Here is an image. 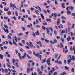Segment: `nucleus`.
<instances>
[{"instance_id": "obj_1", "label": "nucleus", "mask_w": 75, "mask_h": 75, "mask_svg": "<svg viewBox=\"0 0 75 75\" xmlns=\"http://www.w3.org/2000/svg\"><path fill=\"white\" fill-rule=\"evenodd\" d=\"M69 9H71V10H74V7L72 6L67 7L66 8V10H69Z\"/></svg>"}, {"instance_id": "obj_2", "label": "nucleus", "mask_w": 75, "mask_h": 75, "mask_svg": "<svg viewBox=\"0 0 75 75\" xmlns=\"http://www.w3.org/2000/svg\"><path fill=\"white\" fill-rule=\"evenodd\" d=\"M72 46H71V48H70L71 51H74V54H75V47L74 46L73 47V49Z\"/></svg>"}, {"instance_id": "obj_3", "label": "nucleus", "mask_w": 75, "mask_h": 75, "mask_svg": "<svg viewBox=\"0 0 75 75\" xmlns=\"http://www.w3.org/2000/svg\"><path fill=\"white\" fill-rule=\"evenodd\" d=\"M36 56L37 57H39V59H40V60H41V55H40V54L38 53H37L36 54Z\"/></svg>"}, {"instance_id": "obj_4", "label": "nucleus", "mask_w": 75, "mask_h": 75, "mask_svg": "<svg viewBox=\"0 0 75 75\" xmlns=\"http://www.w3.org/2000/svg\"><path fill=\"white\" fill-rule=\"evenodd\" d=\"M27 27H28V28H30L31 27H32L31 29H32V30L33 31H34V29L32 27L33 24H32L30 23V25H28Z\"/></svg>"}, {"instance_id": "obj_5", "label": "nucleus", "mask_w": 75, "mask_h": 75, "mask_svg": "<svg viewBox=\"0 0 75 75\" xmlns=\"http://www.w3.org/2000/svg\"><path fill=\"white\" fill-rule=\"evenodd\" d=\"M63 52H64V53H65V54H66V53L68 52V49L65 50V48H64Z\"/></svg>"}, {"instance_id": "obj_6", "label": "nucleus", "mask_w": 75, "mask_h": 75, "mask_svg": "<svg viewBox=\"0 0 75 75\" xmlns=\"http://www.w3.org/2000/svg\"><path fill=\"white\" fill-rule=\"evenodd\" d=\"M10 6H11V7H14V8H17L16 6H15L14 4H11V3H10Z\"/></svg>"}, {"instance_id": "obj_7", "label": "nucleus", "mask_w": 75, "mask_h": 75, "mask_svg": "<svg viewBox=\"0 0 75 75\" xmlns=\"http://www.w3.org/2000/svg\"><path fill=\"white\" fill-rule=\"evenodd\" d=\"M37 43L38 44H40V47H42V45L41 44V42H40V41L37 42Z\"/></svg>"}, {"instance_id": "obj_8", "label": "nucleus", "mask_w": 75, "mask_h": 75, "mask_svg": "<svg viewBox=\"0 0 75 75\" xmlns=\"http://www.w3.org/2000/svg\"><path fill=\"white\" fill-rule=\"evenodd\" d=\"M68 11H67V13L68 15H69L71 14V12L69 11V10H67Z\"/></svg>"}, {"instance_id": "obj_9", "label": "nucleus", "mask_w": 75, "mask_h": 75, "mask_svg": "<svg viewBox=\"0 0 75 75\" xmlns=\"http://www.w3.org/2000/svg\"><path fill=\"white\" fill-rule=\"evenodd\" d=\"M64 5H65V4H64V3H62V7H63V8H65V6H64Z\"/></svg>"}, {"instance_id": "obj_10", "label": "nucleus", "mask_w": 75, "mask_h": 75, "mask_svg": "<svg viewBox=\"0 0 75 75\" xmlns=\"http://www.w3.org/2000/svg\"><path fill=\"white\" fill-rule=\"evenodd\" d=\"M50 58H49L47 60H46L47 63H50Z\"/></svg>"}, {"instance_id": "obj_11", "label": "nucleus", "mask_w": 75, "mask_h": 75, "mask_svg": "<svg viewBox=\"0 0 75 75\" xmlns=\"http://www.w3.org/2000/svg\"><path fill=\"white\" fill-rule=\"evenodd\" d=\"M46 20L47 22L48 21H49V22H50V23L51 22V19L46 18Z\"/></svg>"}, {"instance_id": "obj_12", "label": "nucleus", "mask_w": 75, "mask_h": 75, "mask_svg": "<svg viewBox=\"0 0 75 75\" xmlns=\"http://www.w3.org/2000/svg\"><path fill=\"white\" fill-rule=\"evenodd\" d=\"M72 60V59H69L67 60V62L69 64H70V62H71V61Z\"/></svg>"}, {"instance_id": "obj_13", "label": "nucleus", "mask_w": 75, "mask_h": 75, "mask_svg": "<svg viewBox=\"0 0 75 75\" xmlns=\"http://www.w3.org/2000/svg\"><path fill=\"white\" fill-rule=\"evenodd\" d=\"M65 69H66V70H67V71H69V67H67V66H65Z\"/></svg>"}, {"instance_id": "obj_14", "label": "nucleus", "mask_w": 75, "mask_h": 75, "mask_svg": "<svg viewBox=\"0 0 75 75\" xmlns=\"http://www.w3.org/2000/svg\"><path fill=\"white\" fill-rule=\"evenodd\" d=\"M53 41L54 44H55V43H57V40H56V39H54Z\"/></svg>"}, {"instance_id": "obj_15", "label": "nucleus", "mask_w": 75, "mask_h": 75, "mask_svg": "<svg viewBox=\"0 0 75 75\" xmlns=\"http://www.w3.org/2000/svg\"><path fill=\"white\" fill-rule=\"evenodd\" d=\"M35 34H36V35H40V33H39V32L38 31L36 32H35Z\"/></svg>"}, {"instance_id": "obj_16", "label": "nucleus", "mask_w": 75, "mask_h": 75, "mask_svg": "<svg viewBox=\"0 0 75 75\" xmlns=\"http://www.w3.org/2000/svg\"><path fill=\"white\" fill-rule=\"evenodd\" d=\"M66 74H67V73H66L65 72H64L63 73H61V75H66Z\"/></svg>"}, {"instance_id": "obj_17", "label": "nucleus", "mask_w": 75, "mask_h": 75, "mask_svg": "<svg viewBox=\"0 0 75 75\" xmlns=\"http://www.w3.org/2000/svg\"><path fill=\"white\" fill-rule=\"evenodd\" d=\"M29 43L30 45V47H31V48H33V45H32V42H29Z\"/></svg>"}, {"instance_id": "obj_18", "label": "nucleus", "mask_w": 75, "mask_h": 75, "mask_svg": "<svg viewBox=\"0 0 75 75\" xmlns=\"http://www.w3.org/2000/svg\"><path fill=\"white\" fill-rule=\"evenodd\" d=\"M26 56L27 58H29V59H31V57H30L29 55H28V54H26Z\"/></svg>"}, {"instance_id": "obj_19", "label": "nucleus", "mask_w": 75, "mask_h": 75, "mask_svg": "<svg viewBox=\"0 0 75 75\" xmlns=\"http://www.w3.org/2000/svg\"><path fill=\"white\" fill-rule=\"evenodd\" d=\"M44 41H45V42H46L47 43H48L49 42V40H47L46 39H45Z\"/></svg>"}, {"instance_id": "obj_20", "label": "nucleus", "mask_w": 75, "mask_h": 75, "mask_svg": "<svg viewBox=\"0 0 75 75\" xmlns=\"http://www.w3.org/2000/svg\"><path fill=\"white\" fill-rule=\"evenodd\" d=\"M41 69L42 71H43L44 70H43L44 69V66L42 65V66L41 67Z\"/></svg>"}, {"instance_id": "obj_21", "label": "nucleus", "mask_w": 75, "mask_h": 75, "mask_svg": "<svg viewBox=\"0 0 75 75\" xmlns=\"http://www.w3.org/2000/svg\"><path fill=\"white\" fill-rule=\"evenodd\" d=\"M59 64H62V62H61L60 61H58V63Z\"/></svg>"}, {"instance_id": "obj_22", "label": "nucleus", "mask_w": 75, "mask_h": 75, "mask_svg": "<svg viewBox=\"0 0 75 75\" xmlns=\"http://www.w3.org/2000/svg\"><path fill=\"white\" fill-rule=\"evenodd\" d=\"M4 26L5 28H8V29L9 28L8 27V26H7V25H6L5 24H4Z\"/></svg>"}, {"instance_id": "obj_23", "label": "nucleus", "mask_w": 75, "mask_h": 75, "mask_svg": "<svg viewBox=\"0 0 75 75\" xmlns=\"http://www.w3.org/2000/svg\"><path fill=\"white\" fill-rule=\"evenodd\" d=\"M27 12L29 14H31V13L30 12V11L29 9L27 10Z\"/></svg>"}, {"instance_id": "obj_24", "label": "nucleus", "mask_w": 75, "mask_h": 75, "mask_svg": "<svg viewBox=\"0 0 75 75\" xmlns=\"http://www.w3.org/2000/svg\"><path fill=\"white\" fill-rule=\"evenodd\" d=\"M46 62V59H45L42 61V63H45Z\"/></svg>"}, {"instance_id": "obj_25", "label": "nucleus", "mask_w": 75, "mask_h": 75, "mask_svg": "<svg viewBox=\"0 0 75 75\" xmlns=\"http://www.w3.org/2000/svg\"><path fill=\"white\" fill-rule=\"evenodd\" d=\"M40 16L42 17V18L43 19H44V16L43 15V14H41Z\"/></svg>"}, {"instance_id": "obj_26", "label": "nucleus", "mask_w": 75, "mask_h": 75, "mask_svg": "<svg viewBox=\"0 0 75 75\" xmlns=\"http://www.w3.org/2000/svg\"><path fill=\"white\" fill-rule=\"evenodd\" d=\"M22 28L24 31H25V27H22Z\"/></svg>"}, {"instance_id": "obj_27", "label": "nucleus", "mask_w": 75, "mask_h": 75, "mask_svg": "<svg viewBox=\"0 0 75 75\" xmlns=\"http://www.w3.org/2000/svg\"><path fill=\"white\" fill-rule=\"evenodd\" d=\"M8 38L9 39V40L11 39V36H10V35H8Z\"/></svg>"}, {"instance_id": "obj_28", "label": "nucleus", "mask_w": 75, "mask_h": 75, "mask_svg": "<svg viewBox=\"0 0 75 75\" xmlns=\"http://www.w3.org/2000/svg\"><path fill=\"white\" fill-rule=\"evenodd\" d=\"M61 21L62 23H63V24H65V21L64 20H62Z\"/></svg>"}, {"instance_id": "obj_29", "label": "nucleus", "mask_w": 75, "mask_h": 75, "mask_svg": "<svg viewBox=\"0 0 75 75\" xmlns=\"http://www.w3.org/2000/svg\"><path fill=\"white\" fill-rule=\"evenodd\" d=\"M12 63H13V64H14V62H15V61H16V60H15V59H12Z\"/></svg>"}, {"instance_id": "obj_30", "label": "nucleus", "mask_w": 75, "mask_h": 75, "mask_svg": "<svg viewBox=\"0 0 75 75\" xmlns=\"http://www.w3.org/2000/svg\"><path fill=\"white\" fill-rule=\"evenodd\" d=\"M4 72L5 73H7L8 72V70L7 69H5L4 70Z\"/></svg>"}, {"instance_id": "obj_31", "label": "nucleus", "mask_w": 75, "mask_h": 75, "mask_svg": "<svg viewBox=\"0 0 75 75\" xmlns=\"http://www.w3.org/2000/svg\"><path fill=\"white\" fill-rule=\"evenodd\" d=\"M0 58H1V59H3V58L2 55L1 54H0Z\"/></svg>"}, {"instance_id": "obj_32", "label": "nucleus", "mask_w": 75, "mask_h": 75, "mask_svg": "<svg viewBox=\"0 0 75 75\" xmlns=\"http://www.w3.org/2000/svg\"><path fill=\"white\" fill-rule=\"evenodd\" d=\"M53 15L55 16V17H56L57 16V13H54Z\"/></svg>"}, {"instance_id": "obj_33", "label": "nucleus", "mask_w": 75, "mask_h": 75, "mask_svg": "<svg viewBox=\"0 0 75 75\" xmlns=\"http://www.w3.org/2000/svg\"><path fill=\"white\" fill-rule=\"evenodd\" d=\"M11 11H9L8 12V15H10V14H11Z\"/></svg>"}, {"instance_id": "obj_34", "label": "nucleus", "mask_w": 75, "mask_h": 75, "mask_svg": "<svg viewBox=\"0 0 75 75\" xmlns=\"http://www.w3.org/2000/svg\"><path fill=\"white\" fill-rule=\"evenodd\" d=\"M7 66L8 67H9V68H11V66H10V64H8Z\"/></svg>"}, {"instance_id": "obj_35", "label": "nucleus", "mask_w": 75, "mask_h": 75, "mask_svg": "<svg viewBox=\"0 0 75 75\" xmlns=\"http://www.w3.org/2000/svg\"><path fill=\"white\" fill-rule=\"evenodd\" d=\"M61 18H62V19H64V20H65V19H66V18H65V17L63 16H62Z\"/></svg>"}, {"instance_id": "obj_36", "label": "nucleus", "mask_w": 75, "mask_h": 75, "mask_svg": "<svg viewBox=\"0 0 75 75\" xmlns=\"http://www.w3.org/2000/svg\"><path fill=\"white\" fill-rule=\"evenodd\" d=\"M21 20L22 21H24V20H25L24 18L23 17L21 18Z\"/></svg>"}, {"instance_id": "obj_37", "label": "nucleus", "mask_w": 75, "mask_h": 75, "mask_svg": "<svg viewBox=\"0 0 75 75\" xmlns=\"http://www.w3.org/2000/svg\"><path fill=\"white\" fill-rule=\"evenodd\" d=\"M70 30H71V28L69 27H68V32H69L70 31Z\"/></svg>"}, {"instance_id": "obj_38", "label": "nucleus", "mask_w": 75, "mask_h": 75, "mask_svg": "<svg viewBox=\"0 0 75 75\" xmlns=\"http://www.w3.org/2000/svg\"><path fill=\"white\" fill-rule=\"evenodd\" d=\"M72 61H74L75 60V57H74V56H72Z\"/></svg>"}, {"instance_id": "obj_39", "label": "nucleus", "mask_w": 75, "mask_h": 75, "mask_svg": "<svg viewBox=\"0 0 75 75\" xmlns=\"http://www.w3.org/2000/svg\"><path fill=\"white\" fill-rule=\"evenodd\" d=\"M52 16H53V14H52L51 15H50L49 18H52Z\"/></svg>"}, {"instance_id": "obj_40", "label": "nucleus", "mask_w": 75, "mask_h": 75, "mask_svg": "<svg viewBox=\"0 0 75 75\" xmlns=\"http://www.w3.org/2000/svg\"><path fill=\"white\" fill-rule=\"evenodd\" d=\"M32 75H37V73H34V74H33V72H32L31 74Z\"/></svg>"}, {"instance_id": "obj_41", "label": "nucleus", "mask_w": 75, "mask_h": 75, "mask_svg": "<svg viewBox=\"0 0 75 75\" xmlns=\"http://www.w3.org/2000/svg\"><path fill=\"white\" fill-rule=\"evenodd\" d=\"M4 19H5V20H7V19H8V17H6V16H4Z\"/></svg>"}, {"instance_id": "obj_42", "label": "nucleus", "mask_w": 75, "mask_h": 75, "mask_svg": "<svg viewBox=\"0 0 75 75\" xmlns=\"http://www.w3.org/2000/svg\"><path fill=\"white\" fill-rule=\"evenodd\" d=\"M50 42L51 44H54V42L50 40Z\"/></svg>"}, {"instance_id": "obj_43", "label": "nucleus", "mask_w": 75, "mask_h": 75, "mask_svg": "<svg viewBox=\"0 0 75 75\" xmlns=\"http://www.w3.org/2000/svg\"><path fill=\"white\" fill-rule=\"evenodd\" d=\"M19 44L20 45V46H21L22 47H23L24 46V45H23V44H22V43H19Z\"/></svg>"}, {"instance_id": "obj_44", "label": "nucleus", "mask_w": 75, "mask_h": 75, "mask_svg": "<svg viewBox=\"0 0 75 75\" xmlns=\"http://www.w3.org/2000/svg\"><path fill=\"white\" fill-rule=\"evenodd\" d=\"M51 32H53L54 31V29H53V28H52V27H51Z\"/></svg>"}, {"instance_id": "obj_45", "label": "nucleus", "mask_w": 75, "mask_h": 75, "mask_svg": "<svg viewBox=\"0 0 75 75\" xmlns=\"http://www.w3.org/2000/svg\"><path fill=\"white\" fill-rule=\"evenodd\" d=\"M5 33H8L9 31L8 29H7L6 30H5L4 31Z\"/></svg>"}, {"instance_id": "obj_46", "label": "nucleus", "mask_w": 75, "mask_h": 75, "mask_svg": "<svg viewBox=\"0 0 75 75\" xmlns=\"http://www.w3.org/2000/svg\"><path fill=\"white\" fill-rule=\"evenodd\" d=\"M19 36H21V35H23V33H21L19 34Z\"/></svg>"}, {"instance_id": "obj_47", "label": "nucleus", "mask_w": 75, "mask_h": 75, "mask_svg": "<svg viewBox=\"0 0 75 75\" xmlns=\"http://www.w3.org/2000/svg\"><path fill=\"white\" fill-rule=\"evenodd\" d=\"M64 33H65V30H62L61 32V33L62 34H64Z\"/></svg>"}, {"instance_id": "obj_48", "label": "nucleus", "mask_w": 75, "mask_h": 75, "mask_svg": "<svg viewBox=\"0 0 75 75\" xmlns=\"http://www.w3.org/2000/svg\"><path fill=\"white\" fill-rule=\"evenodd\" d=\"M33 60H29L28 61L29 63H31V62H33Z\"/></svg>"}, {"instance_id": "obj_49", "label": "nucleus", "mask_w": 75, "mask_h": 75, "mask_svg": "<svg viewBox=\"0 0 75 75\" xmlns=\"http://www.w3.org/2000/svg\"><path fill=\"white\" fill-rule=\"evenodd\" d=\"M57 57H58V54H56L55 55L54 58H57Z\"/></svg>"}, {"instance_id": "obj_50", "label": "nucleus", "mask_w": 75, "mask_h": 75, "mask_svg": "<svg viewBox=\"0 0 75 75\" xmlns=\"http://www.w3.org/2000/svg\"><path fill=\"white\" fill-rule=\"evenodd\" d=\"M15 14L17 16H18V12L16 11H15Z\"/></svg>"}, {"instance_id": "obj_51", "label": "nucleus", "mask_w": 75, "mask_h": 75, "mask_svg": "<svg viewBox=\"0 0 75 75\" xmlns=\"http://www.w3.org/2000/svg\"><path fill=\"white\" fill-rule=\"evenodd\" d=\"M28 20L30 21L31 20H32V19H31V18L30 17H29L28 18Z\"/></svg>"}, {"instance_id": "obj_52", "label": "nucleus", "mask_w": 75, "mask_h": 75, "mask_svg": "<svg viewBox=\"0 0 75 75\" xmlns=\"http://www.w3.org/2000/svg\"><path fill=\"white\" fill-rule=\"evenodd\" d=\"M11 71L12 72H14V73L16 72V71L15 70H11Z\"/></svg>"}, {"instance_id": "obj_53", "label": "nucleus", "mask_w": 75, "mask_h": 75, "mask_svg": "<svg viewBox=\"0 0 75 75\" xmlns=\"http://www.w3.org/2000/svg\"><path fill=\"white\" fill-rule=\"evenodd\" d=\"M60 22V21H57V25H59V24Z\"/></svg>"}, {"instance_id": "obj_54", "label": "nucleus", "mask_w": 75, "mask_h": 75, "mask_svg": "<svg viewBox=\"0 0 75 75\" xmlns=\"http://www.w3.org/2000/svg\"><path fill=\"white\" fill-rule=\"evenodd\" d=\"M22 43H23V44H25V41H24V40H22Z\"/></svg>"}, {"instance_id": "obj_55", "label": "nucleus", "mask_w": 75, "mask_h": 75, "mask_svg": "<svg viewBox=\"0 0 75 75\" xmlns=\"http://www.w3.org/2000/svg\"><path fill=\"white\" fill-rule=\"evenodd\" d=\"M43 24L44 25H47V23H43Z\"/></svg>"}, {"instance_id": "obj_56", "label": "nucleus", "mask_w": 75, "mask_h": 75, "mask_svg": "<svg viewBox=\"0 0 75 75\" xmlns=\"http://www.w3.org/2000/svg\"><path fill=\"white\" fill-rule=\"evenodd\" d=\"M24 7H28V6L27 5V4H24Z\"/></svg>"}, {"instance_id": "obj_57", "label": "nucleus", "mask_w": 75, "mask_h": 75, "mask_svg": "<svg viewBox=\"0 0 75 75\" xmlns=\"http://www.w3.org/2000/svg\"><path fill=\"white\" fill-rule=\"evenodd\" d=\"M54 3L56 5L58 4V2H57V0H55V2H54Z\"/></svg>"}, {"instance_id": "obj_58", "label": "nucleus", "mask_w": 75, "mask_h": 75, "mask_svg": "<svg viewBox=\"0 0 75 75\" xmlns=\"http://www.w3.org/2000/svg\"><path fill=\"white\" fill-rule=\"evenodd\" d=\"M71 14H72V16H75V14L74 13H71Z\"/></svg>"}, {"instance_id": "obj_59", "label": "nucleus", "mask_w": 75, "mask_h": 75, "mask_svg": "<svg viewBox=\"0 0 75 75\" xmlns=\"http://www.w3.org/2000/svg\"><path fill=\"white\" fill-rule=\"evenodd\" d=\"M47 31L48 34H50V30H47Z\"/></svg>"}, {"instance_id": "obj_60", "label": "nucleus", "mask_w": 75, "mask_h": 75, "mask_svg": "<svg viewBox=\"0 0 75 75\" xmlns=\"http://www.w3.org/2000/svg\"><path fill=\"white\" fill-rule=\"evenodd\" d=\"M20 51L21 52H23V49L22 48H21L20 49Z\"/></svg>"}, {"instance_id": "obj_61", "label": "nucleus", "mask_w": 75, "mask_h": 75, "mask_svg": "<svg viewBox=\"0 0 75 75\" xmlns=\"http://www.w3.org/2000/svg\"><path fill=\"white\" fill-rule=\"evenodd\" d=\"M15 51H16V54H17L18 53V50H17V49H16L15 50Z\"/></svg>"}, {"instance_id": "obj_62", "label": "nucleus", "mask_w": 75, "mask_h": 75, "mask_svg": "<svg viewBox=\"0 0 75 75\" xmlns=\"http://www.w3.org/2000/svg\"><path fill=\"white\" fill-rule=\"evenodd\" d=\"M19 58L21 60H22V57H21V56H19Z\"/></svg>"}, {"instance_id": "obj_63", "label": "nucleus", "mask_w": 75, "mask_h": 75, "mask_svg": "<svg viewBox=\"0 0 75 75\" xmlns=\"http://www.w3.org/2000/svg\"><path fill=\"white\" fill-rule=\"evenodd\" d=\"M36 23L38 24V20L37 19H36Z\"/></svg>"}, {"instance_id": "obj_64", "label": "nucleus", "mask_w": 75, "mask_h": 75, "mask_svg": "<svg viewBox=\"0 0 75 75\" xmlns=\"http://www.w3.org/2000/svg\"><path fill=\"white\" fill-rule=\"evenodd\" d=\"M12 18L14 19V20H16V17L14 16L13 17H12Z\"/></svg>"}]
</instances>
